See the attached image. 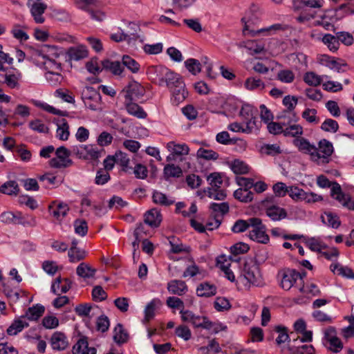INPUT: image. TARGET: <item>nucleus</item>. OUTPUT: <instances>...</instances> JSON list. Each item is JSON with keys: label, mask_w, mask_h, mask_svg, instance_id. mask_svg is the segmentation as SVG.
<instances>
[{"label": "nucleus", "mask_w": 354, "mask_h": 354, "mask_svg": "<svg viewBox=\"0 0 354 354\" xmlns=\"http://www.w3.org/2000/svg\"><path fill=\"white\" fill-rule=\"evenodd\" d=\"M180 314L183 322L192 324L194 328L212 330L215 333L226 328V326L213 323L207 317L196 315L189 310L182 309L180 310Z\"/></svg>", "instance_id": "f257e3e1"}, {"label": "nucleus", "mask_w": 354, "mask_h": 354, "mask_svg": "<svg viewBox=\"0 0 354 354\" xmlns=\"http://www.w3.org/2000/svg\"><path fill=\"white\" fill-rule=\"evenodd\" d=\"M238 281L247 289L252 286H261L263 284L259 266L252 261L244 264Z\"/></svg>", "instance_id": "f03ea898"}, {"label": "nucleus", "mask_w": 354, "mask_h": 354, "mask_svg": "<svg viewBox=\"0 0 354 354\" xmlns=\"http://www.w3.org/2000/svg\"><path fill=\"white\" fill-rule=\"evenodd\" d=\"M58 54L54 46L44 45L40 48L36 49L32 53V58L39 65H44L46 69L59 70L60 64L56 63L55 57H57Z\"/></svg>", "instance_id": "7ed1b4c3"}, {"label": "nucleus", "mask_w": 354, "mask_h": 354, "mask_svg": "<svg viewBox=\"0 0 354 354\" xmlns=\"http://www.w3.org/2000/svg\"><path fill=\"white\" fill-rule=\"evenodd\" d=\"M71 153L79 159L98 162L105 151L95 145H77L71 147Z\"/></svg>", "instance_id": "20e7f679"}, {"label": "nucleus", "mask_w": 354, "mask_h": 354, "mask_svg": "<svg viewBox=\"0 0 354 354\" xmlns=\"http://www.w3.org/2000/svg\"><path fill=\"white\" fill-rule=\"evenodd\" d=\"M333 152L331 142L324 139L319 142L318 147L315 146V151L312 154V161L317 165L328 163Z\"/></svg>", "instance_id": "39448f33"}, {"label": "nucleus", "mask_w": 354, "mask_h": 354, "mask_svg": "<svg viewBox=\"0 0 354 354\" xmlns=\"http://www.w3.org/2000/svg\"><path fill=\"white\" fill-rule=\"evenodd\" d=\"M71 154V149L68 150L64 147H59L55 151L56 157L49 160V165L53 168L68 167L73 164L70 158Z\"/></svg>", "instance_id": "423d86ee"}, {"label": "nucleus", "mask_w": 354, "mask_h": 354, "mask_svg": "<svg viewBox=\"0 0 354 354\" xmlns=\"http://www.w3.org/2000/svg\"><path fill=\"white\" fill-rule=\"evenodd\" d=\"M272 198H266L262 201V206L266 209V215L272 221H277L287 216L286 211L277 205L272 204Z\"/></svg>", "instance_id": "0eeeda50"}, {"label": "nucleus", "mask_w": 354, "mask_h": 354, "mask_svg": "<svg viewBox=\"0 0 354 354\" xmlns=\"http://www.w3.org/2000/svg\"><path fill=\"white\" fill-rule=\"evenodd\" d=\"M241 21L244 24L243 33L245 35H250L252 37H255L260 34L264 35H270L280 30H282V26L280 24H275L268 27L263 28L257 30H252L250 28V26L248 24V21L246 20L245 17H243L241 19Z\"/></svg>", "instance_id": "6e6552de"}, {"label": "nucleus", "mask_w": 354, "mask_h": 354, "mask_svg": "<svg viewBox=\"0 0 354 354\" xmlns=\"http://www.w3.org/2000/svg\"><path fill=\"white\" fill-rule=\"evenodd\" d=\"M278 276L280 279V286L285 290H289L296 281L301 278L299 272L291 269L280 271Z\"/></svg>", "instance_id": "1a4fd4ad"}, {"label": "nucleus", "mask_w": 354, "mask_h": 354, "mask_svg": "<svg viewBox=\"0 0 354 354\" xmlns=\"http://www.w3.org/2000/svg\"><path fill=\"white\" fill-rule=\"evenodd\" d=\"M82 100L84 105L91 110H96L100 104V95L91 86H86L82 91Z\"/></svg>", "instance_id": "9d476101"}, {"label": "nucleus", "mask_w": 354, "mask_h": 354, "mask_svg": "<svg viewBox=\"0 0 354 354\" xmlns=\"http://www.w3.org/2000/svg\"><path fill=\"white\" fill-rule=\"evenodd\" d=\"M27 5L30 8V12L35 21L37 24H43L45 21L43 14L47 8V5L41 0H28Z\"/></svg>", "instance_id": "9b49d317"}, {"label": "nucleus", "mask_w": 354, "mask_h": 354, "mask_svg": "<svg viewBox=\"0 0 354 354\" xmlns=\"http://www.w3.org/2000/svg\"><path fill=\"white\" fill-rule=\"evenodd\" d=\"M123 91L125 92L124 97L127 101L138 100L145 94L144 87L136 81L131 82Z\"/></svg>", "instance_id": "f8f14e48"}, {"label": "nucleus", "mask_w": 354, "mask_h": 354, "mask_svg": "<svg viewBox=\"0 0 354 354\" xmlns=\"http://www.w3.org/2000/svg\"><path fill=\"white\" fill-rule=\"evenodd\" d=\"M50 346L54 351H64L68 346V339L65 333L55 331L50 339Z\"/></svg>", "instance_id": "ddd939ff"}, {"label": "nucleus", "mask_w": 354, "mask_h": 354, "mask_svg": "<svg viewBox=\"0 0 354 354\" xmlns=\"http://www.w3.org/2000/svg\"><path fill=\"white\" fill-rule=\"evenodd\" d=\"M252 230L249 232V237L250 239L263 244L268 243L270 240L269 236L266 233L265 227L262 224L261 219L259 225H252Z\"/></svg>", "instance_id": "4468645a"}, {"label": "nucleus", "mask_w": 354, "mask_h": 354, "mask_svg": "<svg viewBox=\"0 0 354 354\" xmlns=\"http://www.w3.org/2000/svg\"><path fill=\"white\" fill-rule=\"evenodd\" d=\"M325 338L329 344V348L335 352L338 353L343 348L341 340L336 336V332L334 328L329 327L325 331Z\"/></svg>", "instance_id": "2eb2a0df"}, {"label": "nucleus", "mask_w": 354, "mask_h": 354, "mask_svg": "<svg viewBox=\"0 0 354 354\" xmlns=\"http://www.w3.org/2000/svg\"><path fill=\"white\" fill-rule=\"evenodd\" d=\"M169 69L159 65L152 66L148 69V73L154 80L158 81V85L163 86V80L169 72Z\"/></svg>", "instance_id": "dca6fc26"}, {"label": "nucleus", "mask_w": 354, "mask_h": 354, "mask_svg": "<svg viewBox=\"0 0 354 354\" xmlns=\"http://www.w3.org/2000/svg\"><path fill=\"white\" fill-rule=\"evenodd\" d=\"M69 208L66 204L62 203L53 202L48 207V211L57 220H62L68 212Z\"/></svg>", "instance_id": "f3484780"}, {"label": "nucleus", "mask_w": 354, "mask_h": 354, "mask_svg": "<svg viewBox=\"0 0 354 354\" xmlns=\"http://www.w3.org/2000/svg\"><path fill=\"white\" fill-rule=\"evenodd\" d=\"M167 290L170 294L182 296L188 291V287L185 281L174 279L168 282Z\"/></svg>", "instance_id": "a211bd4d"}, {"label": "nucleus", "mask_w": 354, "mask_h": 354, "mask_svg": "<svg viewBox=\"0 0 354 354\" xmlns=\"http://www.w3.org/2000/svg\"><path fill=\"white\" fill-rule=\"evenodd\" d=\"M71 288V281L68 279L57 277L51 285V291L55 295L66 293Z\"/></svg>", "instance_id": "6ab92c4d"}, {"label": "nucleus", "mask_w": 354, "mask_h": 354, "mask_svg": "<svg viewBox=\"0 0 354 354\" xmlns=\"http://www.w3.org/2000/svg\"><path fill=\"white\" fill-rule=\"evenodd\" d=\"M73 354H96L94 347H89L86 337L80 338L73 347Z\"/></svg>", "instance_id": "aec40b11"}, {"label": "nucleus", "mask_w": 354, "mask_h": 354, "mask_svg": "<svg viewBox=\"0 0 354 354\" xmlns=\"http://www.w3.org/2000/svg\"><path fill=\"white\" fill-rule=\"evenodd\" d=\"M169 90L172 93L171 100L174 105H178L183 102L187 96V91L185 89V83H180V86L174 87Z\"/></svg>", "instance_id": "412c9836"}, {"label": "nucleus", "mask_w": 354, "mask_h": 354, "mask_svg": "<svg viewBox=\"0 0 354 354\" xmlns=\"http://www.w3.org/2000/svg\"><path fill=\"white\" fill-rule=\"evenodd\" d=\"M259 223L260 218H251L247 221L240 219L234 223L232 230L234 233H241L245 231L249 227L259 225Z\"/></svg>", "instance_id": "4be33fe9"}, {"label": "nucleus", "mask_w": 354, "mask_h": 354, "mask_svg": "<svg viewBox=\"0 0 354 354\" xmlns=\"http://www.w3.org/2000/svg\"><path fill=\"white\" fill-rule=\"evenodd\" d=\"M162 221L160 212L156 209H151L145 215V222L151 227H157Z\"/></svg>", "instance_id": "5701e85b"}, {"label": "nucleus", "mask_w": 354, "mask_h": 354, "mask_svg": "<svg viewBox=\"0 0 354 354\" xmlns=\"http://www.w3.org/2000/svg\"><path fill=\"white\" fill-rule=\"evenodd\" d=\"M243 46L251 55H258L265 52V44L262 41L248 40L244 42Z\"/></svg>", "instance_id": "b1692460"}, {"label": "nucleus", "mask_w": 354, "mask_h": 354, "mask_svg": "<svg viewBox=\"0 0 354 354\" xmlns=\"http://www.w3.org/2000/svg\"><path fill=\"white\" fill-rule=\"evenodd\" d=\"M67 55L71 60L79 61L88 56V50L86 46L80 45L70 48Z\"/></svg>", "instance_id": "393cba45"}, {"label": "nucleus", "mask_w": 354, "mask_h": 354, "mask_svg": "<svg viewBox=\"0 0 354 354\" xmlns=\"http://www.w3.org/2000/svg\"><path fill=\"white\" fill-rule=\"evenodd\" d=\"M216 287L208 282L200 283L196 288V294L201 297H209L216 294Z\"/></svg>", "instance_id": "a878e982"}, {"label": "nucleus", "mask_w": 354, "mask_h": 354, "mask_svg": "<svg viewBox=\"0 0 354 354\" xmlns=\"http://www.w3.org/2000/svg\"><path fill=\"white\" fill-rule=\"evenodd\" d=\"M293 143L300 151L309 154L310 160H312V154L315 151V145H311L306 138L301 137L295 138Z\"/></svg>", "instance_id": "bb28decb"}, {"label": "nucleus", "mask_w": 354, "mask_h": 354, "mask_svg": "<svg viewBox=\"0 0 354 354\" xmlns=\"http://www.w3.org/2000/svg\"><path fill=\"white\" fill-rule=\"evenodd\" d=\"M323 61L325 65L331 70L337 73H344L346 70L347 64L343 61H338L333 57L329 56H324Z\"/></svg>", "instance_id": "cd10ccee"}, {"label": "nucleus", "mask_w": 354, "mask_h": 354, "mask_svg": "<svg viewBox=\"0 0 354 354\" xmlns=\"http://www.w3.org/2000/svg\"><path fill=\"white\" fill-rule=\"evenodd\" d=\"M102 68L110 71L115 75H121L123 72V64L120 62H112L105 59L101 62Z\"/></svg>", "instance_id": "c85d7f7f"}, {"label": "nucleus", "mask_w": 354, "mask_h": 354, "mask_svg": "<svg viewBox=\"0 0 354 354\" xmlns=\"http://www.w3.org/2000/svg\"><path fill=\"white\" fill-rule=\"evenodd\" d=\"M24 317H20L13 321L11 325L7 328V333L9 335H16L24 328L28 326V323L24 320Z\"/></svg>", "instance_id": "c756f323"}, {"label": "nucleus", "mask_w": 354, "mask_h": 354, "mask_svg": "<svg viewBox=\"0 0 354 354\" xmlns=\"http://www.w3.org/2000/svg\"><path fill=\"white\" fill-rule=\"evenodd\" d=\"M125 105L127 111L130 115L138 118H145L147 117V113L138 104L125 100Z\"/></svg>", "instance_id": "7c9ffc66"}, {"label": "nucleus", "mask_w": 354, "mask_h": 354, "mask_svg": "<svg viewBox=\"0 0 354 354\" xmlns=\"http://www.w3.org/2000/svg\"><path fill=\"white\" fill-rule=\"evenodd\" d=\"M184 83L181 76L171 70L163 80V85L165 84L169 89L177 87Z\"/></svg>", "instance_id": "2f4dec72"}, {"label": "nucleus", "mask_w": 354, "mask_h": 354, "mask_svg": "<svg viewBox=\"0 0 354 354\" xmlns=\"http://www.w3.org/2000/svg\"><path fill=\"white\" fill-rule=\"evenodd\" d=\"M327 75H318L314 72H306L304 75V81L308 85L311 86H317L321 84L324 79H327Z\"/></svg>", "instance_id": "473e14b6"}, {"label": "nucleus", "mask_w": 354, "mask_h": 354, "mask_svg": "<svg viewBox=\"0 0 354 354\" xmlns=\"http://www.w3.org/2000/svg\"><path fill=\"white\" fill-rule=\"evenodd\" d=\"M44 313V307L41 305L37 304L28 308L26 314L23 316L30 321H37L42 316Z\"/></svg>", "instance_id": "72a5a7b5"}, {"label": "nucleus", "mask_w": 354, "mask_h": 354, "mask_svg": "<svg viewBox=\"0 0 354 354\" xmlns=\"http://www.w3.org/2000/svg\"><path fill=\"white\" fill-rule=\"evenodd\" d=\"M244 86L248 91H262L265 88L266 84L259 78L250 77L245 80Z\"/></svg>", "instance_id": "f704fd0d"}, {"label": "nucleus", "mask_w": 354, "mask_h": 354, "mask_svg": "<svg viewBox=\"0 0 354 354\" xmlns=\"http://www.w3.org/2000/svg\"><path fill=\"white\" fill-rule=\"evenodd\" d=\"M87 252L81 248H69L68 250V257L72 263H76L86 258Z\"/></svg>", "instance_id": "c9c22d12"}, {"label": "nucleus", "mask_w": 354, "mask_h": 354, "mask_svg": "<svg viewBox=\"0 0 354 354\" xmlns=\"http://www.w3.org/2000/svg\"><path fill=\"white\" fill-rule=\"evenodd\" d=\"M96 270L90 266L88 263H81L76 268V273L80 277L88 279L93 277Z\"/></svg>", "instance_id": "e433bc0d"}, {"label": "nucleus", "mask_w": 354, "mask_h": 354, "mask_svg": "<svg viewBox=\"0 0 354 354\" xmlns=\"http://www.w3.org/2000/svg\"><path fill=\"white\" fill-rule=\"evenodd\" d=\"M321 218L324 223L333 228L337 229L340 225L341 222L339 217L332 212H326Z\"/></svg>", "instance_id": "4c0bfd02"}, {"label": "nucleus", "mask_w": 354, "mask_h": 354, "mask_svg": "<svg viewBox=\"0 0 354 354\" xmlns=\"http://www.w3.org/2000/svg\"><path fill=\"white\" fill-rule=\"evenodd\" d=\"M169 151L176 156H185L189 153V147L185 144H176L174 142H169L167 145Z\"/></svg>", "instance_id": "58836bf2"}, {"label": "nucleus", "mask_w": 354, "mask_h": 354, "mask_svg": "<svg viewBox=\"0 0 354 354\" xmlns=\"http://www.w3.org/2000/svg\"><path fill=\"white\" fill-rule=\"evenodd\" d=\"M330 268V270L335 274L348 279H354V272L348 267L342 266L338 263H335L332 264Z\"/></svg>", "instance_id": "ea45409f"}, {"label": "nucleus", "mask_w": 354, "mask_h": 354, "mask_svg": "<svg viewBox=\"0 0 354 354\" xmlns=\"http://www.w3.org/2000/svg\"><path fill=\"white\" fill-rule=\"evenodd\" d=\"M210 209L212 211L213 216L221 218L222 220L223 216L229 211V205L225 202L221 203H213L210 205Z\"/></svg>", "instance_id": "a19ab883"}, {"label": "nucleus", "mask_w": 354, "mask_h": 354, "mask_svg": "<svg viewBox=\"0 0 354 354\" xmlns=\"http://www.w3.org/2000/svg\"><path fill=\"white\" fill-rule=\"evenodd\" d=\"M69 135V126L64 119H62L57 124L56 137L61 140H66Z\"/></svg>", "instance_id": "79ce46f5"}, {"label": "nucleus", "mask_w": 354, "mask_h": 354, "mask_svg": "<svg viewBox=\"0 0 354 354\" xmlns=\"http://www.w3.org/2000/svg\"><path fill=\"white\" fill-rule=\"evenodd\" d=\"M331 195L332 196L337 200L339 203H341L343 205L347 206L348 207L349 205V198L347 195L344 194L342 192L341 187L339 185H336L333 187L331 189Z\"/></svg>", "instance_id": "37998d69"}, {"label": "nucleus", "mask_w": 354, "mask_h": 354, "mask_svg": "<svg viewBox=\"0 0 354 354\" xmlns=\"http://www.w3.org/2000/svg\"><path fill=\"white\" fill-rule=\"evenodd\" d=\"M181 168L174 164L167 165L164 168V175L167 180L170 178H179L182 176Z\"/></svg>", "instance_id": "c03bdc74"}, {"label": "nucleus", "mask_w": 354, "mask_h": 354, "mask_svg": "<svg viewBox=\"0 0 354 354\" xmlns=\"http://www.w3.org/2000/svg\"><path fill=\"white\" fill-rule=\"evenodd\" d=\"M323 6V0H308L307 1H299L293 0V8L295 10H299L303 7L307 8H321Z\"/></svg>", "instance_id": "a18cd8bd"}, {"label": "nucleus", "mask_w": 354, "mask_h": 354, "mask_svg": "<svg viewBox=\"0 0 354 354\" xmlns=\"http://www.w3.org/2000/svg\"><path fill=\"white\" fill-rule=\"evenodd\" d=\"M153 202L164 206H169L174 203V201L168 198L165 194L159 192L154 191L152 196Z\"/></svg>", "instance_id": "49530a36"}, {"label": "nucleus", "mask_w": 354, "mask_h": 354, "mask_svg": "<svg viewBox=\"0 0 354 354\" xmlns=\"http://www.w3.org/2000/svg\"><path fill=\"white\" fill-rule=\"evenodd\" d=\"M128 334L124 330L122 325L117 324L113 330V339L118 344H122L127 341Z\"/></svg>", "instance_id": "de8ad7c7"}, {"label": "nucleus", "mask_w": 354, "mask_h": 354, "mask_svg": "<svg viewBox=\"0 0 354 354\" xmlns=\"http://www.w3.org/2000/svg\"><path fill=\"white\" fill-rule=\"evenodd\" d=\"M232 171L236 174H245L249 171V167L240 160H234L230 165Z\"/></svg>", "instance_id": "09e8293b"}, {"label": "nucleus", "mask_w": 354, "mask_h": 354, "mask_svg": "<svg viewBox=\"0 0 354 354\" xmlns=\"http://www.w3.org/2000/svg\"><path fill=\"white\" fill-rule=\"evenodd\" d=\"M317 111L315 109H306L301 113V117L310 124H317L319 119L317 115Z\"/></svg>", "instance_id": "8fccbe9b"}, {"label": "nucleus", "mask_w": 354, "mask_h": 354, "mask_svg": "<svg viewBox=\"0 0 354 354\" xmlns=\"http://www.w3.org/2000/svg\"><path fill=\"white\" fill-rule=\"evenodd\" d=\"M223 176L221 173L214 172L207 177V180L212 189H220L223 184Z\"/></svg>", "instance_id": "3c124183"}, {"label": "nucleus", "mask_w": 354, "mask_h": 354, "mask_svg": "<svg viewBox=\"0 0 354 354\" xmlns=\"http://www.w3.org/2000/svg\"><path fill=\"white\" fill-rule=\"evenodd\" d=\"M234 197L241 202H250L253 199V194L247 189L239 188L234 193Z\"/></svg>", "instance_id": "603ef678"}, {"label": "nucleus", "mask_w": 354, "mask_h": 354, "mask_svg": "<svg viewBox=\"0 0 354 354\" xmlns=\"http://www.w3.org/2000/svg\"><path fill=\"white\" fill-rule=\"evenodd\" d=\"M19 212H4L0 214V221L7 225H17Z\"/></svg>", "instance_id": "864d4df0"}, {"label": "nucleus", "mask_w": 354, "mask_h": 354, "mask_svg": "<svg viewBox=\"0 0 354 354\" xmlns=\"http://www.w3.org/2000/svg\"><path fill=\"white\" fill-rule=\"evenodd\" d=\"M322 41L326 44L329 50L335 52L339 48V43L337 41V37L330 34H326L322 37Z\"/></svg>", "instance_id": "5fc2aeb1"}, {"label": "nucleus", "mask_w": 354, "mask_h": 354, "mask_svg": "<svg viewBox=\"0 0 354 354\" xmlns=\"http://www.w3.org/2000/svg\"><path fill=\"white\" fill-rule=\"evenodd\" d=\"M261 152L269 156H276L281 153L282 150L278 144H264L261 147Z\"/></svg>", "instance_id": "6e6d98bb"}, {"label": "nucleus", "mask_w": 354, "mask_h": 354, "mask_svg": "<svg viewBox=\"0 0 354 354\" xmlns=\"http://www.w3.org/2000/svg\"><path fill=\"white\" fill-rule=\"evenodd\" d=\"M243 123L244 127L243 133H250L259 129L260 122L254 116L250 119L243 120Z\"/></svg>", "instance_id": "4d7b16f0"}, {"label": "nucleus", "mask_w": 354, "mask_h": 354, "mask_svg": "<svg viewBox=\"0 0 354 354\" xmlns=\"http://www.w3.org/2000/svg\"><path fill=\"white\" fill-rule=\"evenodd\" d=\"M122 64L133 73H137L140 71V66L138 62L129 55H124L122 57Z\"/></svg>", "instance_id": "13d9d810"}, {"label": "nucleus", "mask_w": 354, "mask_h": 354, "mask_svg": "<svg viewBox=\"0 0 354 354\" xmlns=\"http://www.w3.org/2000/svg\"><path fill=\"white\" fill-rule=\"evenodd\" d=\"M203 193L214 200L223 201L226 197L225 192L220 189L207 188L203 190Z\"/></svg>", "instance_id": "bf43d9fd"}, {"label": "nucleus", "mask_w": 354, "mask_h": 354, "mask_svg": "<svg viewBox=\"0 0 354 354\" xmlns=\"http://www.w3.org/2000/svg\"><path fill=\"white\" fill-rule=\"evenodd\" d=\"M0 191L8 195L17 194L19 192L18 184L14 180L6 182L1 185Z\"/></svg>", "instance_id": "052dcab7"}, {"label": "nucleus", "mask_w": 354, "mask_h": 354, "mask_svg": "<svg viewBox=\"0 0 354 354\" xmlns=\"http://www.w3.org/2000/svg\"><path fill=\"white\" fill-rule=\"evenodd\" d=\"M303 134V127L300 124H294L286 127L284 129L285 136L297 137Z\"/></svg>", "instance_id": "680f3d73"}, {"label": "nucleus", "mask_w": 354, "mask_h": 354, "mask_svg": "<svg viewBox=\"0 0 354 354\" xmlns=\"http://www.w3.org/2000/svg\"><path fill=\"white\" fill-rule=\"evenodd\" d=\"M21 76L20 73L6 74L4 82L10 88H18L19 87V80Z\"/></svg>", "instance_id": "e2e57ef3"}, {"label": "nucleus", "mask_w": 354, "mask_h": 354, "mask_svg": "<svg viewBox=\"0 0 354 354\" xmlns=\"http://www.w3.org/2000/svg\"><path fill=\"white\" fill-rule=\"evenodd\" d=\"M75 4L78 8L89 12L92 10V7L98 6L100 1L98 0H77Z\"/></svg>", "instance_id": "0e129e2a"}, {"label": "nucleus", "mask_w": 354, "mask_h": 354, "mask_svg": "<svg viewBox=\"0 0 354 354\" xmlns=\"http://www.w3.org/2000/svg\"><path fill=\"white\" fill-rule=\"evenodd\" d=\"M19 224L26 227H34L37 225V221L32 216H23L21 212H19L17 225Z\"/></svg>", "instance_id": "69168bd1"}, {"label": "nucleus", "mask_w": 354, "mask_h": 354, "mask_svg": "<svg viewBox=\"0 0 354 354\" xmlns=\"http://www.w3.org/2000/svg\"><path fill=\"white\" fill-rule=\"evenodd\" d=\"M185 66L193 75H196L201 71V63L196 59L190 58L187 59L185 62Z\"/></svg>", "instance_id": "338daca9"}, {"label": "nucleus", "mask_w": 354, "mask_h": 354, "mask_svg": "<svg viewBox=\"0 0 354 354\" xmlns=\"http://www.w3.org/2000/svg\"><path fill=\"white\" fill-rule=\"evenodd\" d=\"M214 306L217 311H226L231 308V304L225 297H217L214 302Z\"/></svg>", "instance_id": "774afa93"}]
</instances>
